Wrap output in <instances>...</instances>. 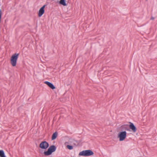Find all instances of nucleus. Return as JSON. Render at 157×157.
Masks as SVG:
<instances>
[{"mask_svg":"<svg viewBox=\"0 0 157 157\" xmlns=\"http://www.w3.org/2000/svg\"><path fill=\"white\" fill-rule=\"evenodd\" d=\"M19 55L18 53H15L13 54L11 57L10 63L13 66H16Z\"/></svg>","mask_w":157,"mask_h":157,"instance_id":"1","label":"nucleus"},{"mask_svg":"<svg viewBox=\"0 0 157 157\" xmlns=\"http://www.w3.org/2000/svg\"><path fill=\"white\" fill-rule=\"evenodd\" d=\"M56 147L54 145L50 146L48 149L47 151L44 152V154L45 156H48L51 155L52 153L54 152L56 150Z\"/></svg>","mask_w":157,"mask_h":157,"instance_id":"2","label":"nucleus"},{"mask_svg":"<svg viewBox=\"0 0 157 157\" xmlns=\"http://www.w3.org/2000/svg\"><path fill=\"white\" fill-rule=\"evenodd\" d=\"M94 154V152L91 150H83L79 152V155L83 156H88L92 155Z\"/></svg>","mask_w":157,"mask_h":157,"instance_id":"3","label":"nucleus"},{"mask_svg":"<svg viewBox=\"0 0 157 157\" xmlns=\"http://www.w3.org/2000/svg\"><path fill=\"white\" fill-rule=\"evenodd\" d=\"M126 136L127 133L125 131L120 132L118 134V136L119 138V140L120 141L124 140L126 138Z\"/></svg>","mask_w":157,"mask_h":157,"instance_id":"4","label":"nucleus"},{"mask_svg":"<svg viewBox=\"0 0 157 157\" xmlns=\"http://www.w3.org/2000/svg\"><path fill=\"white\" fill-rule=\"evenodd\" d=\"M49 146L48 143L46 141L42 142L40 144L39 147L42 149H46Z\"/></svg>","mask_w":157,"mask_h":157,"instance_id":"5","label":"nucleus"},{"mask_svg":"<svg viewBox=\"0 0 157 157\" xmlns=\"http://www.w3.org/2000/svg\"><path fill=\"white\" fill-rule=\"evenodd\" d=\"M45 5L43 6L40 9L39 11V13H38V16L39 17H41L42 15L44 14V8L45 7Z\"/></svg>","mask_w":157,"mask_h":157,"instance_id":"6","label":"nucleus"},{"mask_svg":"<svg viewBox=\"0 0 157 157\" xmlns=\"http://www.w3.org/2000/svg\"><path fill=\"white\" fill-rule=\"evenodd\" d=\"M129 127L132 130L133 132H135L136 131V127L133 123H130V124L129 125Z\"/></svg>","mask_w":157,"mask_h":157,"instance_id":"7","label":"nucleus"},{"mask_svg":"<svg viewBox=\"0 0 157 157\" xmlns=\"http://www.w3.org/2000/svg\"><path fill=\"white\" fill-rule=\"evenodd\" d=\"M58 135V133L57 132H55L52 135V140L55 139Z\"/></svg>","mask_w":157,"mask_h":157,"instance_id":"8","label":"nucleus"},{"mask_svg":"<svg viewBox=\"0 0 157 157\" xmlns=\"http://www.w3.org/2000/svg\"><path fill=\"white\" fill-rule=\"evenodd\" d=\"M59 3L63 6H66L67 5L65 0H60Z\"/></svg>","mask_w":157,"mask_h":157,"instance_id":"9","label":"nucleus"},{"mask_svg":"<svg viewBox=\"0 0 157 157\" xmlns=\"http://www.w3.org/2000/svg\"><path fill=\"white\" fill-rule=\"evenodd\" d=\"M0 157H6L4 151L2 150H0Z\"/></svg>","mask_w":157,"mask_h":157,"instance_id":"10","label":"nucleus"},{"mask_svg":"<svg viewBox=\"0 0 157 157\" xmlns=\"http://www.w3.org/2000/svg\"><path fill=\"white\" fill-rule=\"evenodd\" d=\"M52 89H55V87L54 86V85L51 83L50 85L49 86Z\"/></svg>","mask_w":157,"mask_h":157,"instance_id":"11","label":"nucleus"},{"mask_svg":"<svg viewBox=\"0 0 157 157\" xmlns=\"http://www.w3.org/2000/svg\"><path fill=\"white\" fill-rule=\"evenodd\" d=\"M67 148L69 150H72L73 149V147L72 146L69 145H67Z\"/></svg>","mask_w":157,"mask_h":157,"instance_id":"12","label":"nucleus"},{"mask_svg":"<svg viewBox=\"0 0 157 157\" xmlns=\"http://www.w3.org/2000/svg\"><path fill=\"white\" fill-rule=\"evenodd\" d=\"M122 127L124 128V130L128 131V128L127 126H122Z\"/></svg>","mask_w":157,"mask_h":157,"instance_id":"13","label":"nucleus"},{"mask_svg":"<svg viewBox=\"0 0 157 157\" xmlns=\"http://www.w3.org/2000/svg\"><path fill=\"white\" fill-rule=\"evenodd\" d=\"M44 83L47 84L48 86H49L50 85V84L51 83V82H48V81H45V82Z\"/></svg>","mask_w":157,"mask_h":157,"instance_id":"14","label":"nucleus"},{"mask_svg":"<svg viewBox=\"0 0 157 157\" xmlns=\"http://www.w3.org/2000/svg\"><path fill=\"white\" fill-rule=\"evenodd\" d=\"M151 20H153L154 19V17H151Z\"/></svg>","mask_w":157,"mask_h":157,"instance_id":"15","label":"nucleus"},{"mask_svg":"<svg viewBox=\"0 0 157 157\" xmlns=\"http://www.w3.org/2000/svg\"><path fill=\"white\" fill-rule=\"evenodd\" d=\"M147 0H146V1H147Z\"/></svg>","mask_w":157,"mask_h":157,"instance_id":"16","label":"nucleus"}]
</instances>
